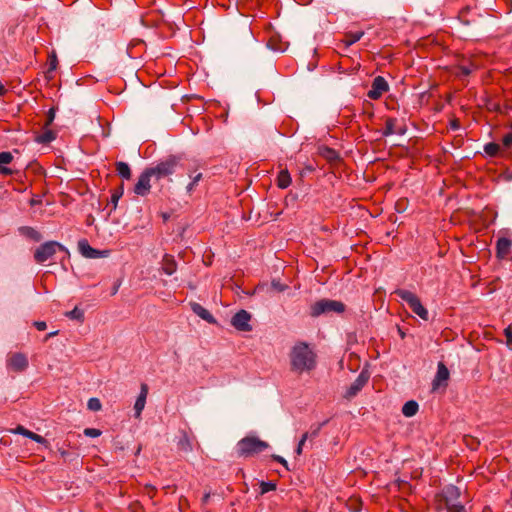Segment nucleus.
<instances>
[{
	"label": "nucleus",
	"mask_w": 512,
	"mask_h": 512,
	"mask_svg": "<svg viewBox=\"0 0 512 512\" xmlns=\"http://www.w3.org/2000/svg\"><path fill=\"white\" fill-rule=\"evenodd\" d=\"M290 371L301 376L311 374L318 364V357L314 347L305 341H296L288 353Z\"/></svg>",
	"instance_id": "f257e3e1"
},
{
	"label": "nucleus",
	"mask_w": 512,
	"mask_h": 512,
	"mask_svg": "<svg viewBox=\"0 0 512 512\" xmlns=\"http://www.w3.org/2000/svg\"><path fill=\"white\" fill-rule=\"evenodd\" d=\"M269 444L254 436H248L237 443V453L241 457H252L266 450Z\"/></svg>",
	"instance_id": "f03ea898"
},
{
	"label": "nucleus",
	"mask_w": 512,
	"mask_h": 512,
	"mask_svg": "<svg viewBox=\"0 0 512 512\" xmlns=\"http://www.w3.org/2000/svg\"><path fill=\"white\" fill-rule=\"evenodd\" d=\"M179 165L180 158L171 155L158 162L155 166L149 167L148 169L150 170L155 180L158 181L175 173Z\"/></svg>",
	"instance_id": "7ed1b4c3"
},
{
	"label": "nucleus",
	"mask_w": 512,
	"mask_h": 512,
	"mask_svg": "<svg viewBox=\"0 0 512 512\" xmlns=\"http://www.w3.org/2000/svg\"><path fill=\"white\" fill-rule=\"evenodd\" d=\"M394 293L405 301L410 309L422 320L427 321L429 319L428 310L422 305L415 293L405 289H397Z\"/></svg>",
	"instance_id": "20e7f679"
},
{
	"label": "nucleus",
	"mask_w": 512,
	"mask_h": 512,
	"mask_svg": "<svg viewBox=\"0 0 512 512\" xmlns=\"http://www.w3.org/2000/svg\"><path fill=\"white\" fill-rule=\"evenodd\" d=\"M345 311V305L341 301L331 300V299H321L315 302L310 307V315L313 317H318L321 314L327 313H343Z\"/></svg>",
	"instance_id": "39448f33"
},
{
	"label": "nucleus",
	"mask_w": 512,
	"mask_h": 512,
	"mask_svg": "<svg viewBox=\"0 0 512 512\" xmlns=\"http://www.w3.org/2000/svg\"><path fill=\"white\" fill-rule=\"evenodd\" d=\"M460 489L454 485L446 486L441 493L448 512H466L463 504L459 502Z\"/></svg>",
	"instance_id": "423d86ee"
},
{
	"label": "nucleus",
	"mask_w": 512,
	"mask_h": 512,
	"mask_svg": "<svg viewBox=\"0 0 512 512\" xmlns=\"http://www.w3.org/2000/svg\"><path fill=\"white\" fill-rule=\"evenodd\" d=\"M58 250L64 251L65 249L56 241L45 242L36 249L34 259L37 263L42 264L51 259Z\"/></svg>",
	"instance_id": "0eeeda50"
},
{
	"label": "nucleus",
	"mask_w": 512,
	"mask_h": 512,
	"mask_svg": "<svg viewBox=\"0 0 512 512\" xmlns=\"http://www.w3.org/2000/svg\"><path fill=\"white\" fill-rule=\"evenodd\" d=\"M154 178L150 170L146 168L139 176L137 183L134 186V193L138 196H146L151 190V179Z\"/></svg>",
	"instance_id": "6e6552de"
},
{
	"label": "nucleus",
	"mask_w": 512,
	"mask_h": 512,
	"mask_svg": "<svg viewBox=\"0 0 512 512\" xmlns=\"http://www.w3.org/2000/svg\"><path fill=\"white\" fill-rule=\"evenodd\" d=\"M7 368L14 372H23L28 367V359L25 354L16 352L8 355Z\"/></svg>",
	"instance_id": "1a4fd4ad"
},
{
	"label": "nucleus",
	"mask_w": 512,
	"mask_h": 512,
	"mask_svg": "<svg viewBox=\"0 0 512 512\" xmlns=\"http://www.w3.org/2000/svg\"><path fill=\"white\" fill-rule=\"evenodd\" d=\"M389 86L387 81L382 76H377L372 82L371 89L368 91V97L372 100L379 99L386 91Z\"/></svg>",
	"instance_id": "9d476101"
},
{
	"label": "nucleus",
	"mask_w": 512,
	"mask_h": 512,
	"mask_svg": "<svg viewBox=\"0 0 512 512\" xmlns=\"http://www.w3.org/2000/svg\"><path fill=\"white\" fill-rule=\"evenodd\" d=\"M78 249L84 257L90 259L107 257L109 254L108 250L100 251L92 248L86 239H82L78 242Z\"/></svg>",
	"instance_id": "9b49d317"
},
{
	"label": "nucleus",
	"mask_w": 512,
	"mask_h": 512,
	"mask_svg": "<svg viewBox=\"0 0 512 512\" xmlns=\"http://www.w3.org/2000/svg\"><path fill=\"white\" fill-rule=\"evenodd\" d=\"M251 315L246 310L238 311L231 319V324L239 331H250Z\"/></svg>",
	"instance_id": "f8f14e48"
},
{
	"label": "nucleus",
	"mask_w": 512,
	"mask_h": 512,
	"mask_svg": "<svg viewBox=\"0 0 512 512\" xmlns=\"http://www.w3.org/2000/svg\"><path fill=\"white\" fill-rule=\"evenodd\" d=\"M149 387L146 383H142L140 386V393L134 404L135 417L140 418L143 409L145 408Z\"/></svg>",
	"instance_id": "ddd939ff"
},
{
	"label": "nucleus",
	"mask_w": 512,
	"mask_h": 512,
	"mask_svg": "<svg viewBox=\"0 0 512 512\" xmlns=\"http://www.w3.org/2000/svg\"><path fill=\"white\" fill-rule=\"evenodd\" d=\"M10 432L13 433V434L22 435V436L27 437V438H29V439H31V440L39 443V444L48 446V441L43 436H41L39 434H36V433L26 429L22 425H18L16 428L11 429Z\"/></svg>",
	"instance_id": "4468645a"
},
{
	"label": "nucleus",
	"mask_w": 512,
	"mask_h": 512,
	"mask_svg": "<svg viewBox=\"0 0 512 512\" xmlns=\"http://www.w3.org/2000/svg\"><path fill=\"white\" fill-rule=\"evenodd\" d=\"M512 241L509 238L501 237L496 243V257L504 260L511 253Z\"/></svg>",
	"instance_id": "2eb2a0df"
},
{
	"label": "nucleus",
	"mask_w": 512,
	"mask_h": 512,
	"mask_svg": "<svg viewBox=\"0 0 512 512\" xmlns=\"http://www.w3.org/2000/svg\"><path fill=\"white\" fill-rule=\"evenodd\" d=\"M449 379V370L448 368L442 363L439 362L437 366V373L433 380V389H437L439 386H441L443 383H445Z\"/></svg>",
	"instance_id": "dca6fc26"
},
{
	"label": "nucleus",
	"mask_w": 512,
	"mask_h": 512,
	"mask_svg": "<svg viewBox=\"0 0 512 512\" xmlns=\"http://www.w3.org/2000/svg\"><path fill=\"white\" fill-rule=\"evenodd\" d=\"M161 269L167 275H172L177 270V263L172 255L165 254L161 262Z\"/></svg>",
	"instance_id": "f3484780"
},
{
	"label": "nucleus",
	"mask_w": 512,
	"mask_h": 512,
	"mask_svg": "<svg viewBox=\"0 0 512 512\" xmlns=\"http://www.w3.org/2000/svg\"><path fill=\"white\" fill-rule=\"evenodd\" d=\"M13 160V155L10 152H0V174L10 176L13 174L12 169L6 167Z\"/></svg>",
	"instance_id": "a211bd4d"
},
{
	"label": "nucleus",
	"mask_w": 512,
	"mask_h": 512,
	"mask_svg": "<svg viewBox=\"0 0 512 512\" xmlns=\"http://www.w3.org/2000/svg\"><path fill=\"white\" fill-rule=\"evenodd\" d=\"M191 309L197 316L206 320L208 323L216 322L212 314L199 303H191Z\"/></svg>",
	"instance_id": "6ab92c4d"
},
{
	"label": "nucleus",
	"mask_w": 512,
	"mask_h": 512,
	"mask_svg": "<svg viewBox=\"0 0 512 512\" xmlns=\"http://www.w3.org/2000/svg\"><path fill=\"white\" fill-rule=\"evenodd\" d=\"M397 119L388 118L385 122V128L383 130L384 136H390L394 134H403L404 130L402 128L397 127Z\"/></svg>",
	"instance_id": "aec40b11"
},
{
	"label": "nucleus",
	"mask_w": 512,
	"mask_h": 512,
	"mask_svg": "<svg viewBox=\"0 0 512 512\" xmlns=\"http://www.w3.org/2000/svg\"><path fill=\"white\" fill-rule=\"evenodd\" d=\"M178 449L184 453H189L193 450L192 441L186 432H182V436L178 441Z\"/></svg>",
	"instance_id": "412c9836"
},
{
	"label": "nucleus",
	"mask_w": 512,
	"mask_h": 512,
	"mask_svg": "<svg viewBox=\"0 0 512 512\" xmlns=\"http://www.w3.org/2000/svg\"><path fill=\"white\" fill-rule=\"evenodd\" d=\"M56 138V134L54 131L49 128H44V131L38 134L35 138L36 142L40 144H47L52 142Z\"/></svg>",
	"instance_id": "4be33fe9"
},
{
	"label": "nucleus",
	"mask_w": 512,
	"mask_h": 512,
	"mask_svg": "<svg viewBox=\"0 0 512 512\" xmlns=\"http://www.w3.org/2000/svg\"><path fill=\"white\" fill-rule=\"evenodd\" d=\"M19 232L21 235L28 237L37 242L40 241L42 238L41 234L37 230H35L33 227L22 226L19 228Z\"/></svg>",
	"instance_id": "5701e85b"
},
{
	"label": "nucleus",
	"mask_w": 512,
	"mask_h": 512,
	"mask_svg": "<svg viewBox=\"0 0 512 512\" xmlns=\"http://www.w3.org/2000/svg\"><path fill=\"white\" fill-rule=\"evenodd\" d=\"M277 186L281 189L287 188L291 184V176L288 170H281L277 176Z\"/></svg>",
	"instance_id": "b1692460"
},
{
	"label": "nucleus",
	"mask_w": 512,
	"mask_h": 512,
	"mask_svg": "<svg viewBox=\"0 0 512 512\" xmlns=\"http://www.w3.org/2000/svg\"><path fill=\"white\" fill-rule=\"evenodd\" d=\"M418 409H419L418 403L414 400H410V401H407L403 405L402 413L406 417H412L418 412Z\"/></svg>",
	"instance_id": "393cba45"
},
{
	"label": "nucleus",
	"mask_w": 512,
	"mask_h": 512,
	"mask_svg": "<svg viewBox=\"0 0 512 512\" xmlns=\"http://www.w3.org/2000/svg\"><path fill=\"white\" fill-rule=\"evenodd\" d=\"M319 154L329 162H334L339 159V155L336 150L323 146L319 148Z\"/></svg>",
	"instance_id": "a878e982"
},
{
	"label": "nucleus",
	"mask_w": 512,
	"mask_h": 512,
	"mask_svg": "<svg viewBox=\"0 0 512 512\" xmlns=\"http://www.w3.org/2000/svg\"><path fill=\"white\" fill-rule=\"evenodd\" d=\"M364 35L363 31L348 32L346 33L343 43L348 47L359 41Z\"/></svg>",
	"instance_id": "bb28decb"
},
{
	"label": "nucleus",
	"mask_w": 512,
	"mask_h": 512,
	"mask_svg": "<svg viewBox=\"0 0 512 512\" xmlns=\"http://www.w3.org/2000/svg\"><path fill=\"white\" fill-rule=\"evenodd\" d=\"M116 171L123 179L129 180L131 178V169L126 162H117Z\"/></svg>",
	"instance_id": "cd10ccee"
},
{
	"label": "nucleus",
	"mask_w": 512,
	"mask_h": 512,
	"mask_svg": "<svg viewBox=\"0 0 512 512\" xmlns=\"http://www.w3.org/2000/svg\"><path fill=\"white\" fill-rule=\"evenodd\" d=\"M364 381L359 377L347 390L346 397H354L363 387Z\"/></svg>",
	"instance_id": "c85d7f7f"
},
{
	"label": "nucleus",
	"mask_w": 512,
	"mask_h": 512,
	"mask_svg": "<svg viewBox=\"0 0 512 512\" xmlns=\"http://www.w3.org/2000/svg\"><path fill=\"white\" fill-rule=\"evenodd\" d=\"M501 150V145L500 144H497V143H494V142H490V143H487L485 146H484V152L490 156V157H495L498 155V153L500 152Z\"/></svg>",
	"instance_id": "c756f323"
},
{
	"label": "nucleus",
	"mask_w": 512,
	"mask_h": 512,
	"mask_svg": "<svg viewBox=\"0 0 512 512\" xmlns=\"http://www.w3.org/2000/svg\"><path fill=\"white\" fill-rule=\"evenodd\" d=\"M66 316L81 323L84 321V312L78 307H75L73 310L67 312Z\"/></svg>",
	"instance_id": "7c9ffc66"
},
{
	"label": "nucleus",
	"mask_w": 512,
	"mask_h": 512,
	"mask_svg": "<svg viewBox=\"0 0 512 512\" xmlns=\"http://www.w3.org/2000/svg\"><path fill=\"white\" fill-rule=\"evenodd\" d=\"M276 489V484L274 482H260V494H266L270 491H273Z\"/></svg>",
	"instance_id": "2f4dec72"
},
{
	"label": "nucleus",
	"mask_w": 512,
	"mask_h": 512,
	"mask_svg": "<svg viewBox=\"0 0 512 512\" xmlns=\"http://www.w3.org/2000/svg\"><path fill=\"white\" fill-rule=\"evenodd\" d=\"M87 407L91 411H99L102 408V404L98 398H90Z\"/></svg>",
	"instance_id": "473e14b6"
},
{
	"label": "nucleus",
	"mask_w": 512,
	"mask_h": 512,
	"mask_svg": "<svg viewBox=\"0 0 512 512\" xmlns=\"http://www.w3.org/2000/svg\"><path fill=\"white\" fill-rule=\"evenodd\" d=\"M504 335L506 337V345L512 349V324L504 329Z\"/></svg>",
	"instance_id": "72a5a7b5"
},
{
	"label": "nucleus",
	"mask_w": 512,
	"mask_h": 512,
	"mask_svg": "<svg viewBox=\"0 0 512 512\" xmlns=\"http://www.w3.org/2000/svg\"><path fill=\"white\" fill-rule=\"evenodd\" d=\"M55 113H56V111H55L54 107L49 109L43 128H48L52 124V122L55 119Z\"/></svg>",
	"instance_id": "f704fd0d"
},
{
	"label": "nucleus",
	"mask_w": 512,
	"mask_h": 512,
	"mask_svg": "<svg viewBox=\"0 0 512 512\" xmlns=\"http://www.w3.org/2000/svg\"><path fill=\"white\" fill-rule=\"evenodd\" d=\"M308 438H309V432H305V433L302 435V437H301V439H300V441H299V443H298V446H297V448H296V453H297L298 455H300V454L302 453V451H303V446H304V444H305V442H306V440H307Z\"/></svg>",
	"instance_id": "c9c22d12"
},
{
	"label": "nucleus",
	"mask_w": 512,
	"mask_h": 512,
	"mask_svg": "<svg viewBox=\"0 0 512 512\" xmlns=\"http://www.w3.org/2000/svg\"><path fill=\"white\" fill-rule=\"evenodd\" d=\"M202 178V174L201 173H198L197 175H195L191 181V183L188 184V186L186 187L187 191L190 193L193 191L194 187L197 185V183L201 180Z\"/></svg>",
	"instance_id": "e433bc0d"
},
{
	"label": "nucleus",
	"mask_w": 512,
	"mask_h": 512,
	"mask_svg": "<svg viewBox=\"0 0 512 512\" xmlns=\"http://www.w3.org/2000/svg\"><path fill=\"white\" fill-rule=\"evenodd\" d=\"M502 146L506 149H509L512 147V133H508L503 136L502 138Z\"/></svg>",
	"instance_id": "4c0bfd02"
},
{
	"label": "nucleus",
	"mask_w": 512,
	"mask_h": 512,
	"mask_svg": "<svg viewBox=\"0 0 512 512\" xmlns=\"http://www.w3.org/2000/svg\"><path fill=\"white\" fill-rule=\"evenodd\" d=\"M84 435H86L88 437L95 438V437H98L101 435V431L96 428H86L84 430Z\"/></svg>",
	"instance_id": "58836bf2"
},
{
	"label": "nucleus",
	"mask_w": 512,
	"mask_h": 512,
	"mask_svg": "<svg viewBox=\"0 0 512 512\" xmlns=\"http://www.w3.org/2000/svg\"><path fill=\"white\" fill-rule=\"evenodd\" d=\"M473 69H474V67L471 66V65H468V66L467 65H461L459 67V74L463 75V76H468V75H470L472 73Z\"/></svg>",
	"instance_id": "ea45409f"
},
{
	"label": "nucleus",
	"mask_w": 512,
	"mask_h": 512,
	"mask_svg": "<svg viewBox=\"0 0 512 512\" xmlns=\"http://www.w3.org/2000/svg\"><path fill=\"white\" fill-rule=\"evenodd\" d=\"M122 195H123V186H121L118 190H116L111 196V201L113 202L114 206L117 205V202L122 197Z\"/></svg>",
	"instance_id": "a19ab883"
},
{
	"label": "nucleus",
	"mask_w": 512,
	"mask_h": 512,
	"mask_svg": "<svg viewBox=\"0 0 512 512\" xmlns=\"http://www.w3.org/2000/svg\"><path fill=\"white\" fill-rule=\"evenodd\" d=\"M34 326L39 331H44L47 328V324L44 321H35Z\"/></svg>",
	"instance_id": "79ce46f5"
},
{
	"label": "nucleus",
	"mask_w": 512,
	"mask_h": 512,
	"mask_svg": "<svg viewBox=\"0 0 512 512\" xmlns=\"http://www.w3.org/2000/svg\"><path fill=\"white\" fill-rule=\"evenodd\" d=\"M272 458L278 463L282 464L286 469H288L287 461L283 457L279 455H273Z\"/></svg>",
	"instance_id": "37998d69"
},
{
	"label": "nucleus",
	"mask_w": 512,
	"mask_h": 512,
	"mask_svg": "<svg viewBox=\"0 0 512 512\" xmlns=\"http://www.w3.org/2000/svg\"><path fill=\"white\" fill-rule=\"evenodd\" d=\"M145 490L147 492V495L150 497V498H153L154 494H155V487L152 486V485H146L145 486Z\"/></svg>",
	"instance_id": "c03bdc74"
},
{
	"label": "nucleus",
	"mask_w": 512,
	"mask_h": 512,
	"mask_svg": "<svg viewBox=\"0 0 512 512\" xmlns=\"http://www.w3.org/2000/svg\"><path fill=\"white\" fill-rule=\"evenodd\" d=\"M272 286H273L276 290H278V291H284V289H285V286H284V285H282V284L280 283V281H276V280H273V281H272Z\"/></svg>",
	"instance_id": "a18cd8bd"
},
{
	"label": "nucleus",
	"mask_w": 512,
	"mask_h": 512,
	"mask_svg": "<svg viewBox=\"0 0 512 512\" xmlns=\"http://www.w3.org/2000/svg\"><path fill=\"white\" fill-rule=\"evenodd\" d=\"M57 63H58L57 58H56V56H55V55H53V56L51 57V59H50V63H49V65H50V70H55V69H56V67H57Z\"/></svg>",
	"instance_id": "49530a36"
},
{
	"label": "nucleus",
	"mask_w": 512,
	"mask_h": 512,
	"mask_svg": "<svg viewBox=\"0 0 512 512\" xmlns=\"http://www.w3.org/2000/svg\"><path fill=\"white\" fill-rule=\"evenodd\" d=\"M119 287H120V282L118 281V282H116V283L114 284V286H113V288H112V291H111V294H112V295H115V294L118 292Z\"/></svg>",
	"instance_id": "de8ad7c7"
},
{
	"label": "nucleus",
	"mask_w": 512,
	"mask_h": 512,
	"mask_svg": "<svg viewBox=\"0 0 512 512\" xmlns=\"http://www.w3.org/2000/svg\"><path fill=\"white\" fill-rule=\"evenodd\" d=\"M321 426H317L311 433H309V436L316 437L320 431Z\"/></svg>",
	"instance_id": "09e8293b"
},
{
	"label": "nucleus",
	"mask_w": 512,
	"mask_h": 512,
	"mask_svg": "<svg viewBox=\"0 0 512 512\" xmlns=\"http://www.w3.org/2000/svg\"><path fill=\"white\" fill-rule=\"evenodd\" d=\"M451 128H452L453 130H457V129L459 128V122H458V120H453V121H451Z\"/></svg>",
	"instance_id": "8fccbe9b"
},
{
	"label": "nucleus",
	"mask_w": 512,
	"mask_h": 512,
	"mask_svg": "<svg viewBox=\"0 0 512 512\" xmlns=\"http://www.w3.org/2000/svg\"><path fill=\"white\" fill-rule=\"evenodd\" d=\"M209 497H210L209 493L205 494L203 497V502L206 503L208 501Z\"/></svg>",
	"instance_id": "3c124183"
},
{
	"label": "nucleus",
	"mask_w": 512,
	"mask_h": 512,
	"mask_svg": "<svg viewBox=\"0 0 512 512\" xmlns=\"http://www.w3.org/2000/svg\"><path fill=\"white\" fill-rule=\"evenodd\" d=\"M398 331H399L400 337H401L402 339H404V338H405V335H406V334H405V332H403L400 328L398 329Z\"/></svg>",
	"instance_id": "603ef678"
},
{
	"label": "nucleus",
	"mask_w": 512,
	"mask_h": 512,
	"mask_svg": "<svg viewBox=\"0 0 512 512\" xmlns=\"http://www.w3.org/2000/svg\"><path fill=\"white\" fill-rule=\"evenodd\" d=\"M57 334V332H51L47 335V338L53 337Z\"/></svg>",
	"instance_id": "864d4df0"
}]
</instances>
